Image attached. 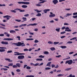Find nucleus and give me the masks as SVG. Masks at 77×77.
Returning <instances> with one entry per match:
<instances>
[{
  "label": "nucleus",
  "mask_w": 77,
  "mask_h": 77,
  "mask_svg": "<svg viewBox=\"0 0 77 77\" xmlns=\"http://www.w3.org/2000/svg\"><path fill=\"white\" fill-rule=\"evenodd\" d=\"M36 60L37 61H42V58L37 59H36Z\"/></svg>",
  "instance_id": "nucleus-21"
},
{
  "label": "nucleus",
  "mask_w": 77,
  "mask_h": 77,
  "mask_svg": "<svg viewBox=\"0 0 77 77\" xmlns=\"http://www.w3.org/2000/svg\"><path fill=\"white\" fill-rule=\"evenodd\" d=\"M22 8H27V6L26 5H23L22 6Z\"/></svg>",
  "instance_id": "nucleus-18"
},
{
  "label": "nucleus",
  "mask_w": 77,
  "mask_h": 77,
  "mask_svg": "<svg viewBox=\"0 0 77 77\" xmlns=\"http://www.w3.org/2000/svg\"><path fill=\"white\" fill-rule=\"evenodd\" d=\"M41 15V14L40 13H38L37 15H36L37 17H40Z\"/></svg>",
  "instance_id": "nucleus-27"
},
{
  "label": "nucleus",
  "mask_w": 77,
  "mask_h": 77,
  "mask_svg": "<svg viewBox=\"0 0 77 77\" xmlns=\"http://www.w3.org/2000/svg\"><path fill=\"white\" fill-rule=\"evenodd\" d=\"M12 51H7L8 53H12Z\"/></svg>",
  "instance_id": "nucleus-49"
},
{
  "label": "nucleus",
  "mask_w": 77,
  "mask_h": 77,
  "mask_svg": "<svg viewBox=\"0 0 77 77\" xmlns=\"http://www.w3.org/2000/svg\"><path fill=\"white\" fill-rule=\"evenodd\" d=\"M0 24L1 26H3L4 27H5V25L3 24L2 23H0Z\"/></svg>",
  "instance_id": "nucleus-62"
},
{
  "label": "nucleus",
  "mask_w": 77,
  "mask_h": 77,
  "mask_svg": "<svg viewBox=\"0 0 77 77\" xmlns=\"http://www.w3.org/2000/svg\"><path fill=\"white\" fill-rule=\"evenodd\" d=\"M64 75H63L62 74H59L57 75L58 77H61V76H63Z\"/></svg>",
  "instance_id": "nucleus-30"
},
{
  "label": "nucleus",
  "mask_w": 77,
  "mask_h": 77,
  "mask_svg": "<svg viewBox=\"0 0 77 77\" xmlns=\"http://www.w3.org/2000/svg\"><path fill=\"white\" fill-rule=\"evenodd\" d=\"M2 69H3V70H4V71H7V70H8V69L7 68H2L1 69V70H2Z\"/></svg>",
  "instance_id": "nucleus-28"
},
{
  "label": "nucleus",
  "mask_w": 77,
  "mask_h": 77,
  "mask_svg": "<svg viewBox=\"0 0 77 77\" xmlns=\"http://www.w3.org/2000/svg\"><path fill=\"white\" fill-rule=\"evenodd\" d=\"M12 65H13V63H9L8 66H12Z\"/></svg>",
  "instance_id": "nucleus-29"
},
{
  "label": "nucleus",
  "mask_w": 77,
  "mask_h": 77,
  "mask_svg": "<svg viewBox=\"0 0 77 77\" xmlns=\"http://www.w3.org/2000/svg\"><path fill=\"white\" fill-rule=\"evenodd\" d=\"M52 2L54 3V5H56L58 3V1L57 0H54Z\"/></svg>",
  "instance_id": "nucleus-7"
},
{
  "label": "nucleus",
  "mask_w": 77,
  "mask_h": 77,
  "mask_svg": "<svg viewBox=\"0 0 77 77\" xmlns=\"http://www.w3.org/2000/svg\"><path fill=\"white\" fill-rule=\"evenodd\" d=\"M43 11L44 13H45V14H46V13H47V12H48V11H50V10L49 9H46L44 10Z\"/></svg>",
  "instance_id": "nucleus-8"
},
{
  "label": "nucleus",
  "mask_w": 77,
  "mask_h": 77,
  "mask_svg": "<svg viewBox=\"0 0 77 77\" xmlns=\"http://www.w3.org/2000/svg\"><path fill=\"white\" fill-rule=\"evenodd\" d=\"M65 29V26H63V27L62 28H61V29L62 30H63L64 29Z\"/></svg>",
  "instance_id": "nucleus-64"
},
{
  "label": "nucleus",
  "mask_w": 77,
  "mask_h": 77,
  "mask_svg": "<svg viewBox=\"0 0 77 77\" xmlns=\"http://www.w3.org/2000/svg\"><path fill=\"white\" fill-rule=\"evenodd\" d=\"M72 17L73 18H77V15L73 16H72Z\"/></svg>",
  "instance_id": "nucleus-46"
},
{
  "label": "nucleus",
  "mask_w": 77,
  "mask_h": 77,
  "mask_svg": "<svg viewBox=\"0 0 77 77\" xmlns=\"http://www.w3.org/2000/svg\"><path fill=\"white\" fill-rule=\"evenodd\" d=\"M17 58L18 59H23L24 58V56L23 55H20Z\"/></svg>",
  "instance_id": "nucleus-4"
},
{
  "label": "nucleus",
  "mask_w": 77,
  "mask_h": 77,
  "mask_svg": "<svg viewBox=\"0 0 77 77\" xmlns=\"http://www.w3.org/2000/svg\"><path fill=\"white\" fill-rule=\"evenodd\" d=\"M13 68H17V66L16 65H14L13 66Z\"/></svg>",
  "instance_id": "nucleus-37"
},
{
  "label": "nucleus",
  "mask_w": 77,
  "mask_h": 77,
  "mask_svg": "<svg viewBox=\"0 0 77 77\" xmlns=\"http://www.w3.org/2000/svg\"><path fill=\"white\" fill-rule=\"evenodd\" d=\"M14 53L15 54L17 53V54H14V56H17V55H23L25 54L19 53L18 52H14Z\"/></svg>",
  "instance_id": "nucleus-3"
},
{
  "label": "nucleus",
  "mask_w": 77,
  "mask_h": 77,
  "mask_svg": "<svg viewBox=\"0 0 77 77\" xmlns=\"http://www.w3.org/2000/svg\"><path fill=\"white\" fill-rule=\"evenodd\" d=\"M55 30L56 31L58 32H59L60 31V28H59L58 29H56Z\"/></svg>",
  "instance_id": "nucleus-19"
},
{
  "label": "nucleus",
  "mask_w": 77,
  "mask_h": 77,
  "mask_svg": "<svg viewBox=\"0 0 77 77\" xmlns=\"http://www.w3.org/2000/svg\"><path fill=\"white\" fill-rule=\"evenodd\" d=\"M8 41H11L12 40H14V39L11 38H8Z\"/></svg>",
  "instance_id": "nucleus-52"
},
{
  "label": "nucleus",
  "mask_w": 77,
  "mask_h": 77,
  "mask_svg": "<svg viewBox=\"0 0 77 77\" xmlns=\"http://www.w3.org/2000/svg\"><path fill=\"white\" fill-rule=\"evenodd\" d=\"M38 57H40V58H44V56L41 55L40 56H39Z\"/></svg>",
  "instance_id": "nucleus-34"
},
{
  "label": "nucleus",
  "mask_w": 77,
  "mask_h": 77,
  "mask_svg": "<svg viewBox=\"0 0 77 77\" xmlns=\"http://www.w3.org/2000/svg\"><path fill=\"white\" fill-rule=\"evenodd\" d=\"M34 11H36L37 13H39V12H42V11H39L38 10H34Z\"/></svg>",
  "instance_id": "nucleus-16"
},
{
  "label": "nucleus",
  "mask_w": 77,
  "mask_h": 77,
  "mask_svg": "<svg viewBox=\"0 0 77 77\" xmlns=\"http://www.w3.org/2000/svg\"><path fill=\"white\" fill-rule=\"evenodd\" d=\"M26 69H31V67L29 66H27L26 67Z\"/></svg>",
  "instance_id": "nucleus-38"
},
{
  "label": "nucleus",
  "mask_w": 77,
  "mask_h": 77,
  "mask_svg": "<svg viewBox=\"0 0 77 77\" xmlns=\"http://www.w3.org/2000/svg\"><path fill=\"white\" fill-rule=\"evenodd\" d=\"M69 28L68 27H66V28L65 29L66 30H65V32H71V30L70 29H69Z\"/></svg>",
  "instance_id": "nucleus-6"
},
{
  "label": "nucleus",
  "mask_w": 77,
  "mask_h": 77,
  "mask_svg": "<svg viewBox=\"0 0 77 77\" xmlns=\"http://www.w3.org/2000/svg\"><path fill=\"white\" fill-rule=\"evenodd\" d=\"M22 19L23 20H24V21H27V18L26 17H22Z\"/></svg>",
  "instance_id": "nucleus-31"
},
{
  "label": "nucleus",
  "mask_w": 77,
  "mask_h": 77,
  "mask_svg": "<svg viewBox=\"0 0 77 77\" xmlns=\"http://www.w3.org/2000/svg\"><path fill=\"white\" fill-rule=\"evenodd\" d=\"M61 55H58V56H56V57H61Z\"/></svg>",
  "instance_id": "nucleus-60"
},
{
  "label": "nucleus",
  "mask_w": 77,
  "mask_h": 77,
  "mask_svg": "<svg viewBox=\"0 0 77 77\" xmlns=\"http://www.w3.org/2000/svg\"><path fill=\"white\" fill-rule=\"evenodd\" d=\"M62 48H66V46H62L61 47Z\"/></svg>",
  "instance_id": "nucleus-32"
},
{
  "label": "nucleus",
  "mask_w": 77,
  "mask_h": 77,
  "mask_svg": "<svg viewBox=\"0 0 77 77\" xmlns=\"http://www.w3.org/2000/svg\"><path fill=\"white\" fill-rule=\"evenodd\" d=\"M11 73L12 75H15V74L13 72H11Z\"/></svg>",
  "instance_id": "nucleus-54"
},
{
  "label": "nucleus",
  "mask_w": 77,
  "mask_h": 77,
  "mask_svg": "<svg viewBox=\"0 0 77 77\" xmlns=\"http://www.w3.org/2000/svg\"><path fill=\"white\" fill-rule=\"evenodd\" d=\"M10 33H15L16 32L14 30H11L10 31Z\"/></svg>",
  "instance_id": "nucleus-12"
},
{
  "label": "nucleus",
  "mask_w": 77,
  "mask_h": 77,
  "mask_svg": "<svg viewBox=\"0 0 77 77\" xmlns=\"http://www.w3.org/2000/svg\"><path fill=\"white\" fill-rule=\"evenodd\" d=\"M17 38H18V40L19 41H20V36H17Z\"/></svg>",
  "instance_id": "nucleus-50"
},
{
  "label": "nucleus",
  "mask_w": 77,
  "mask_h": 77,
  "mask_svg": "<svg viewBox=\"0 0 77 77\" xmlns=\"http://www.w3.org/2000/svg\"><path fill=\"white\" fill-rule=\"evenodd\" d=\"M17 3H18V4H24V2H17Z\"/></svg>",
  "instance_id": "nucleus-33"
},
{
  "label": "nucleus",
  "mask_w": 77,
  "mask_h": 77,
  "mask_svg": "<svg viewBox=\"0 0 77 77\" xmlns=\"http://www.w3.org/2000/svg\"><path fill=\"white\" fill-rule=\"evenodd\" d=\"M70 59V57H68L66 59H63V60H66L67 59Z\"/></svg>",
  "instance_id": "nucleus-63"
},
{
  "label": "nucleus",
  "mask_w": 77,
  "mask_h": 77,
  "mask_svg": "<svg viewBox=\"0 0 77 77\" xmlns=\"http://www.w3.org/2000/svg\"><path fill=\"white\" fill-rule=\"evenodd\" d=\"M73 61H72V60H68L67 61H66L65 63V64H67V63H68L69 65H71L72 63V62Z\"/></svg>",
  "instance_id": "nucleus-2"
},
{
  "label": "nucleus",
  "mask_w": 77,
  "mask_h": 77,
  "mask_svg": "<svg viewBox=\"0 0 77 77\" xmlns=\"http://www.w3.org/2000/svg\"><path fill=\"white\" fill-rule=\"evenodd\" d=\"M59 43V42H54V45H57V44H58Z\"/></svg>",
  "instance_id": "nucleus-22"
},
{
  "label": "nucleus",
  "mask_w": 77,
  "mask_h": 77,
  "mask_svg": "<svg viewBox=\"0 0 77 77\" xmlns=\"http://www.w3.org/2000/svg\"><path fill=\"white\" fill-rule=\"evenodd\" d=\"M0 28H1V29H6L5 27H3L2 26H0Z\"/></svg>",
  "instance_id": "nucleus-56"
},
{
  "label": "nucleus",
  "mask_w": 77,
  "mask_h": 77,
  "mask_svg": "<svg viewBox=\"0 0 77 77\" xmlns=\"http://www.w3.org/2000/svg\"><path fill=\"white\" fill-rule=\"evenodd\" d=\"M37 24H38V23H33L32 24H29V25H27V26H36L37 25Z\"/></svg>",
  "instance_id": "nucleus-9"
},
{
  "label": "nucleus",
  "mask_w": 77,
  "mask_h": 77,
  "mask_svg": "<svg viewBox=\"0 0 77 77\" xmlns=\"http://www.w3.org/2000/svg\"><path fill=\"white\" fill-rule=\"evenodd\" d=\"M0 49H6V48L4 47H0Z\"/></svg>",
  "instance_id": "nucleus-41"
},
{
  "label": "nucleus",
  "mask_w": 77,
  "mask_h": 77,
  "mask_svg": "<svg viewBox=\"0 0 77 77\" xmlns=\"http://www.w3.org/2000/svg\"><path fill=\"white\" fill-rule=\"evenodd\" d=\"M51 50L52 51H54V50H56V49H55V48H54L53 47V48H51Z\"/></svg>",
  "instance_id": "nucleus-25"
},
{
  "label": "nucleus",
  "mask_w": 77,
  "mask_h": 77,
  "mask_svg": "<svg viewBox=\"0 0 77 77\" xmlns=\"http://www.w3.org/2000/svg\"><path fill=\"white\" fill-rule=\"evenodd\" d=\"M24 11H25V10H22L21 9H20V12H24Z\"/></svg>",
  "instance_id": "nucleus-40"
},
{
  "label": "nucleus",
  "mask_w": 77,
  "mask_h": 77,
  "mask_svg": "<svg viewBox=\"0 0 77 77\" xmlns=\"http://www.w3.org/2000/svg\"><path fill=\"white\" fill-rule=\"evenodd\" d=\"M1 44H5V45H8V42H5L3 41L1 42Z\"/></svg>",
  "instance_id": "nucleus-10"
},
{
  "label": "nucleus",
  "mask_w": 77,
  "mask_h": 77,
  "mask_svg": "<svg viewBox=\"0 0 77 77\" xmlns=\"http://www.w3.org/2000/svg\"><path fill=\"white\" fill-rule=\"evenodd\" d=\"M67 16H66V17H67L68 16H69V15H71L72 14H69V13H68L66 14Z\"/></svg>",
  "instance_id": "nucleus-45"
},
{
  "label": "nucleus",
  "mask_w": 77,
  "mask_h": 77,
  "mask_svg": "<svg viewBox=\"0 0 77 77\" xmlns=\"http://www.w3.org/2000/svg\"><path fill=\"white\" fill-rule=\"evenodd\" d=\"M45 2H46V1H43L41 2H38V4H41V3H44Z\"/></svg>",
  "instance_id": "nucleus-20"
},
{
  "label": "nucleus",
  "mask_w": 77,
  "mask_h": 77,
  "mask_svg": "<svg viewBox=\"0 0 77 77\" xmlns=\"http://www.w3.org/2000/svg\"><path fill=\"white\" fill-rule=\"evenodd\" d=\"M55 67V65H54V64H52L51 65V67L52 68H54V67Z\"/></svg>",
  "instance_id": "nucleus-61"
},
{
  "label": "nucleus",
  "mask_w": 77,
  "mask_h": 77,
  "mask_svg": "<svg viewBox=\"0 0 77 77\" xmlns=\"http://www.w3.org/2000/svg\"><path fill=\"white\" fill-rule=\"evenodd\" d=\"M34 42L35 43H38V42H39V41L37 39H36L35 40Z\"/></svg>",
  "instance_id": "nucleus-36"
},
{
  "label": "nucleus",
  "mask_w": 77,
  "mask_h": 77,
  "mask_svg": "<svg viewBox=\"0 0 77 77\" xmlns=\"http://www.w3.org/2000/svg\"><path fill=\"white\" fill-rule=\"evenodd\" d=\"M24 43H21V42H18L17 43H13L12 44H14L15 45H17L18 47H20V46H21V47H25L26 46V45L24 44Z\"/></svg>",
  "instance_id": "nucleus-1"
},
{
  "label": "nucleus",
  "mask_w": 77,
  "mask_h": 77,
  "mask_svg": "<svg viewBox=\"0 0 77 77\" xmlns=\"http://www.w3.org/2000/svg\"><path fill=\"white\" fill-rule=\"evenodd\" d=\"M48 44H53V43L51 41H49L48 42Z\"/></svg>",
  "instance_id": "nucleus-35"
},
{
  "label": "nucleus",
  "mask_w": 77,
  "mask_h": 77,
  "mask_svg": "<svg viewBox=\"0 0 77 77\" xmlns=\"http://www.w3.org/2000/svg\"><path fill=\"white\" fill-rule=\"evenodd\" d=\"M54 17H55V15L54 14L49 15V17H50L51 18Z\"/></svg>",
  "instance_id": "nucleus-14"
},
{
  "label": "nucleus",
  "mask_w": 77,
  "mask_h": 77,
  "mask_svg": "<svg viewBox=\"0 0 77 77\" xmlns=\"http://www.w3.org/2000/svg\"><path fill=\"white\" fill-rule=\"evenodd\" d=\"M16 65L17 66V67H19V68L21 67V65L20 64V63H17L16 64Z\"/></svg>",
  "instance_id": "nucleus-13"
},
{
  "label": "nucleus",
  "mask_w": 77,
  "mask_h": 77,
  "mask_svg": "<svg viewBox=\"0 0 77 77\" xmlns=\"http://www.w3.org/2000/svg\"><path fill=\"white\" fill-rule=\"evenodd\" d=\"M11 12H14V13H16L17 12V11L15 10H11Z\"/></svg>",
  "instance_id": "nucleus-44"
},
{
  "label": "nucleus",
  "mask_w": 77,
  "mask_h": 77,
  "mask_svg": "<svg viewBox=\"0 0 77 77\" xmlns=\"http://www.w3.org/2000/svg\"><path fill=\"white\" fill-rule=\"evenodd\" d=\"M23 51H29V50L27 48H26L24 49Z\"/></svg>",
  "instance_id": "nucleus-55"
},
{
  "label": "nucleus",
  "mask_w": 77,
  "mask_h": 77,
  "mask_svg": "<svg viewBox=\"0 0 77 77\" xmlns=\"http://www.w3.org/2000/svg\"><path fill=\"white\" fill-rule=\"evenodd\" d=\"M72 42L69 41L67 43V44H72Z\"/></svg>",
  "instance_id": "nucleus-47"
},
{
  "label": "nucleus",
  "mask_w": 77,
  "mask_h": 77,
  "mask_svg": "<svg viewBox=\"0 0 77 77\" xmlns=\"http://www.w3.org/2000/svg\"><path fill=\"white\" fill-rule=\"evenodd\" d=\"M38 65H39L38 63H36L35 64H34V66H38Z\"/></svg>",
  "instance_id": "nucleus-57"
},
{
  "label": "nucleus",
  "mask_w": 77,
  "mask_h": 77,
  "mask_svg": "<svg viewBox=\"0 0 77 77\" xmlns=\"http://www.w3.org/2000/svg\"><path fill=\"white\" fill-rule=\"evenodd\" d=\"M5 49H0V52H4V51H5Z\"/></svg>",
  "instance_id": "nucleus-24"
},
{
  "label": "nucleus",
  "mask_w": 77,
  "mask_h": 77,
  "mask_svg": "<svg viewBox=\"0 0 77 77\" xmlns=\"http://www.w3.org/2000/svg\"><path fill=\"white\" fill-rule=\"evenodd\" d=\"M44 54H49V52L48 51H45L44 52Z\"/></svg>",
  "instance_id": "nucleus-26"
},
{
  "label": "nucleus",
  "mask_w": 77,
  "mask_h": 77,
  "mask_svg": "<svg viewBox=\"0 0 77 77\" xmlns=\"http://www.w3.org/2000/svg\"><path fill=\"white\" fill-rule=\"evenodd\" d=\"M6 5L5 4L2 5L0 4V6H5Z\"/></svg>",
  "instance_id": "nucleus-48"
},
{
  "label": "nucleus",
  "mask_w": 77,
  "mask_h": 77,
  "mask_svg": "<svg viewBox=\"0 0 77 77\" xmlns=\"http://www.w3.org/2000/svg\"><path fill=\"white\" fill-rule=\"evenodd\" d=\"M51 63V62H48L46 66H49V67H51V65H50Z\"/></svg>",
  "instance_id": "nucleus-11"
},
{
  "label": "nucleus",
  "mask_w": 77,
  "mask_h": 77,
  "mask_svg": "<svg viewBox=\"0 0 77 77\" xmlns=\"http://www.w3.org/2000/svg\"><path fill=\"white\" fill-rule=\"evenodd\" d=\"M45 69L46 70H48L49 69H51V68H49V67H47V68H45Z\"/></svg>",
  "instance_id": "nucleus-42"
},
{
  "label": "nucleus",
  "mask_w": 77,
  "mask_h": 77,
  "mask_svg": "<svg viewBox=\"0 0 77 77\" xmlns=\"http://www.w3.org/2000/svg\"><path fill=\"white\" fill-rule=\"evenodd\" d=\"M15 21H17V22H21V20H17V19L15 20Z\"/></svg>",
  "instance_id": "nucleus-39"
},
{
  "label": "nucleus",
  "mask_w": 77,
  "mask_h": 77,
  "mask_svg": "<svg viewBox=\"0 0 77 77\" xmlns=\"http://www.w3.org/2000/svg\"><path fill=\"white\" fill-rule=\"evenodd\" d=\"M35 77V76L34 75H27L26 76V77Z\"/></svg>",
  "instance_id": "nucleus-23"
},
{
  "label": "nucleus",
  "mask_w": 77,
  "mask_h": 77,
  "mask_svg": "<svg viewBox=\"0 0 77 77\" xmlns=\"http://www.w3.org/2000/svg\"><path fill=\"white\" fill-rule=\"evenodd\" d=\"M23 4L24 5H29V4H30V3L27 2H23Z\"/></svg>",
  "instance_id": "nucleus-17"
},
{
  "label": "nucleus",
  "mask_w": 77,
  "mask_h": 77,
  "mask_svg": "<svg viewBox=\"0 0 77 77\" xmlns=\"http://www.w3.org/2000/svg\"><path fill=\"white\" fill-rule=\"evenodd\" d=\"M3 17L7 18V20H9L10 19V18H11V17L9 15H6L5 16H3Z\"/></svg>",
  "instance_id": "nucleus-5"
},
{
  "label": "nucleus",
  "mask_w": 77,
  "mask_h": 77,
  "mask_svg": "<svg viewBox=\"0 0 77 77\" xmlns=\"http://www.w3.org/2000/svg\"><path fill=\"white\" fill-rule=\"evenodd\" d=\"M71 69H72V68H67L65 69V71H70V70H71Z\"/></svg>",
  "instance_id": "nucleus-15"
},
{
  "label": "nucleus",
  "mask_w": 77,
  "mask_h": 77,
  "mask_svg": "<svg viewBox=\"0 0 77 77\" xmlns=\"http://www.w3.org/2000/svg\"><path fill=\"white\" fill-rule=\"evenodd\" d=\"M36 6H41V5L40 4H37L36 5Z\"/></svg>",
  "instance_id": "nucleus-53"
},
{
  "label": "nucleus",
  "mask_w": 77,
  "mask_h": 77,
  "mask_svg": "<svg viewBox=\"0 0 77 77\" xmlns=\"http://www.w3.org/2000/svg\"><path fill=\"white\" fill-rule=\"evenodd\" d=\"M5 36V35H4V34H0V36Z\"/></svg>",
  "instance_id": "nucleus-59"
},
{
  "label": "nucleus",
  "mask_w": 77,
  "mask_h": 77,
  "mask_svg": "<svg viewBox=\"0 0 77 77\" xmlns=\"http://www.w3.org/2000/svg\"><path fill=\"white\" fill-rule=\"evenodd\" d=\"M29 14H25L24 15V17H29Z\"/></svg>",
  "instance_id": "nucleus-58"
},
{
  "label": "nucleus",
  "mask_w": 77,
  "mask_h": 77,
  "mask_svg": "<svg viewBox=\"0 0 77 77\" xmlns=\"http://www.w3.org/2000/svg\"><path fill=\"white\" fill-rule=\"evenodd\" d=\"M16 71L17 72H20V71H21L19 69H16Z\"/></svg>",
  "instance_id": "nucleus-43"
},
{
  "label": "nucleus",
  "mask_w": 77,
  "mask_h": 77,
  "mask_svg": "<svg viewBox=\"0 0 77 77\" xmlns=\"http://www.w3.org/2000/svg\"><path fill=\"white\" fill-rule=\"evenodd\" d=\"M26 66H27V65L26 64L24 65L23 66V68H26Z\"/></svg>",
  "instance_id": "nucleus-51"
}]
</instances>
